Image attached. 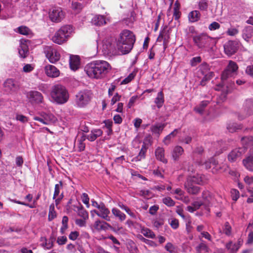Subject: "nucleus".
I'll use <instances>...</instances> for the list:
<instances>
[{
	"label": "nucleus",
	"mask_w": 253,
	"mask_h": 253,
	"mask_svg": "<svg viewBox=\"0 0 253 253\" xmlns=\"http://www.w3.org/2000/svg\"><path fill=\"white\" fill-rule=\"evenodd\" d=\"M111 69L110 64L101 60L91 62L87 64L84 68V72L89 78L96 79L103 78Z\"/></svg>",
	"instance_id": "1"
},
{
	"label": "nucleus",
	"mask_w": 253,
	"mask_h": 253,
	"mask_svg": "<svg viewBox=\"0 0 253 253\" xmlns=\"http://www.w3.org/2000/svg\"><path fill=\"white\" fill-rule=\"evenodd\" d=\"M135 37L129 30L123 31L120 34L116 42L117 49L123 54L129 53L133 48Z\"/></svg>",
	"instance_id": "2"
},
{
	"label": "nucleus",
	"mask_w": 253,
	"mask_h": 253,
	"mask_svg": "<svg viewBox=\"0 0 253 253\" xmlns=\"http://www.w3.org/2000/svg\"><path fill=\"white\" fill-rule=\"evenodd\" d=\"M74 33L73 26L65 25L61 26L52 36L51 40L55 43L62 45L68 42Z\"/></svg>",
	"instance_id": "3"
},
{
	"label": "nucleus",
	"mask_w": 253,
	"mask_h": 253,
	"mask_svg": "<svg viewBox=\"0 0 253 253\" xmlns=\"http://www.w3.org/2000/svg\"><path fill=\"white\" fill-rule=\"evenodd\" d=\"M50 97L52 102L57 104H63L69 100V94L64 86L56 84L51 87Z\"/></svg>",
	"instance_id": "4"
},
{
	"label": "nucleus",
	"mask_w": 253,
	"mask_h": 253,
	"mask_svg": "<svg viewBox=\"0 0 253 253\" xmlns=\"http://www.w3.org/2000/svg\"><path fill=\"white\" fill-rule=\"evenodd\" d=\"M238 66L236 63L232 61H230L229 64L227 67L226 69L223 72L221 75V81L222 83L219 84L215 88L216 90H221L223 93L227 94L228 92L231 91L232 87L230 88L227 86V89L225 90L224 89V81H225L229 77H231L233 73L236 72L238 69Z\"/></svg>",
	"instance_id": "5"
},
{
	"label": "nucleus",
	"mask_w": 253,
	"mask_h": 253,
	"mask_svg": "<svg viewBox=\"0 0 253 253\" xmlns=\"http://www.w3.org/2000/svg\"><path fill=\"white\" fill-rule=\"evenodd\" d=\"M92 98L91 91L88 89H84L79 91L76 95L75 99V105L79 108L86 106Z\"/></svg>",
	"instance_id": "6"
},
{
	"label": "nucleus",
	"mask_w": 253,
	"mask_h": 253,
	"mask_svg": "<svg viewBox=\"0 0 253 253\" xmlns=\"http://www.w3.org/2000/svg\"><path fill=\"white\" fill-rule=\"evenodd\" d=\"M97 47L102 50L105 55H111L116 53L115 42L111 38L103 40L100 44L97 43Z\"/></svg>",
	"instance_id": "7"
},
{
	"label": "nucleus",
	"mask_w": 253,
	"mask_h": 253,
	"mask_svg": "<svg viewBox=\"0 0 253 253\" xmlns=\"http://www.w3.org/2000/svg\"><path fill=\"white\" fill-rule=\"evenodd\" d=\"M204 183L203 176L199 174L190 175L185 183V187L187 190H199L198 185Z\"/></svg>",
	"instance_id": "8"
},
{
	"label": "nucleus",
	"mask_w": 253,
	"mask_h": 253,
	"mask_svg": "<svg viewBox=\"0 0 253 253\" xmlns=\"http://www.w3.org/2000/svg\"><path fill=\"white\" fill-rule=\"evenodd\" d=\"M43 52L51 63H55L59 60L61 55L57 49L51 46H45L43 48Z\"/></svg>",
	"instance_id": "9"
},
{
	"label": "nucleus",
	"mask_w": 253,
	"mask_h": 253,
	"mask_svg": "<svg viewBox=\"0 0 253 253\" xmlns=\"http://www.w3.org/2000/svg\"><path fill=\"white\" fill-rule=\"evenodd\" d=\"M33 119L45 125L54 124L57 121L56 118L53 114L44 112H41L39 116H34Z\"/></svg>",
	"instance_id": "10"
},
{
	"label": "nucleus",
	"mask_w": 253,
	"mask_h": 253,
	"mask_svg": "<svg viewBox=\"0 0 253 253\" xmlns=\"http://www.w3.org/2000/svg\"><path fill=\"white\" fill-rule=\"evenodd\" d=\"M65 13L61 7H53L49 12V17L51 21L54 22H59L64 17Z\"/></svg>",
	"instance_id": "11"
},
{
	"label": "nucleus",
	"mask_w": 253,
	"mask_h": 253,
	"mask_svg": "<svg viewBox=\"0 0 253 253\" xmlns=\"http://www.w3.org/2000/svg\"><path fill=\"white\" fill-rule=\"evenodd\" d=\"M26 97L32 104H39L43 102V97L42 94L38 91L31 90L28 92Z\"/></svg>",
	"instance_id": "12"
},
{
	"label": "nucleus",
	"mask_w": 253,
	"mask_h": 253,
	"mask_svg": "<svg viewBox=\"0 0 253 253\" xmlns=\"http://www.w3.org/2000/svg\"><path fill=\"white\" fill-rule=\"evenodd\" d=\"M209 66L206 63H202L199 66V71L204 76L200 83V84L202 85H205L206 84V82L210 80L213 76V73L212 72H209Z\"/></svg>",
	"instance_id": "13"
},
{
	"label": "nucleus",
	"mask_w": 253,
	"mask_h": 253,
	"mask_svg": "<svg viewBox=\"0 0 253 253\" xmlns=\"http://www.w3.org/2000/svg\"><path fill=\"white\" fill-rule=\"evenodd\" d=\"M245 146L243 147L236 148L231 151L228 155V159L230 162H235L238 158L246 152Z\"/></svg>",
	"instance_id": "14"
},
{
	"label": "nucleus",
	"mask_w": 253,
	"mask_h": 253,
	"mask_svg": "<svg viewBox=\"0 0 253 253\" xmlns=\"http://www.w3.org/2000/svg\"><path fill=\"white\" fill-rule=\"evenodd\" d=\"M110 17L109 16L97 15L94 16L92 19V23L96 26H102L110 22Z\"/></svg>",
	"instance_id": "15"
},
{
	"label": "nucleus",
	"mask_w": 253,
	"mask_h": 253,
	"mask_svg": "<svg viewBox=\"0 0 253 253\" xmlns=\"http://www.w3.org/2000/svg\"><path fill=\"white\" fill-rule=\"evenodd\" d=\"M45 74L49 77L56 78L60 75L59 70L52 65H47L44 67Z\"/></svg>",
	"instance_id": "16"
},
{
	"label": "nucleus",
	"mask_w": 253,
	"mask_h": 253,
	"mask_svg": "<svg viewBox=\"0 0 253 253\" xmlns=\"http://www.w3.org/2000/svg\"><path fill=\"white\" fill-rule=\"evenodd\" d=\"M29 41L21 40L18 48L19 54L21 57L25 58L29 53Z\"/></svg>",
	"instance_id": "17"
},
{
	"label": "nucleus",
	"mask_w": 253,
	"mask_h": 253,
	"mask_svg": "<svg viewBox=\"0 0 253 253\" xmlns=\"http://www.w3.org/2000/svg\"><path fill=\"white\" fill-rule=\"evenodd\" d=\"M224 49L225 53L229 55L234 54L237 50V46L236 42L229 41L224 45Z\"/></svg>",
	"instance_id": "18"
},
{
	"label": "nucleus",
	"mask_w": 253,
	"mask_h": 253,
	"mask_svg": "<svg viewBox=\"0 0 253 253\" xmlns=\"http://www.w3.org/2000/svg\"><path fill=\"white\" fill-rule=\"evenodd\" d=\"M194 43L199 47H204L208 41V37L203 35L195 36L193 38Z\"/></svg>",
	"instance_id": "19"
},
{
	"label": "nucleus",
	"mask_w": 253,
	"mask_h": 253,
	"mask_svg": "<svg viewBox=\"0 0 253 253\" xmlns=\"http://www.w3.org/2000/svg\"><path fill=\"white\" fill-rule=\"evenodd\" d=\"M100 213L96 212L97 215L103 218L106 221H110V217L109 216L110 211L106 207L103 203H101V207H99Z\"/></svg>",
	"instance_id": "20"
},
{
	"label": "nucleus",
	"mask_w": 253,
	"mask_h": 253,
	"mask_svg": "<svg viewBox=\"0 0 253 253\" xmlns=\"http://www.w3.org/2000/svg\"><path fill=\"white\" fill-rule=\"evenodd\" d=\"M242 37L247 42L251 40L253 42V27L247 26L242 31Z\"/></svg>",
	"instance_id": "21"
},
{
	"label": "nucleus",
	"mask_w": 253,
	"mask_h": 253,
	"mask_svg": "<svg viewBox=\"0 0 253 253\" xmlns=\"http://www.w3.org/2000/svg\"><path fill=\"white\" fill-rule=\"evenodd\" d=\"M155 156L157 160L166 164L168 162L167 159L165 157V149L161 147H158L155 150Z\"/></svg>",
	"instance_id": "22"
},
{
	"label": "nucleus",
	"mask_w": 253,
	"mask_h": 253,
	"mask_svg": "<svg viewBox=\"0 0 253 253\" xmlns=\"http://www.w3.org/2000/svg\"><path fill=\"white\" fill-rule=\"evenodd\" d=\"M70 67L72 70H78L80 66V60L77 55H71L69 61Z\"/></svg>",
	"instance_id": "23"
},
{
	"label": "nucleus",
	"mask_w": 253,
	"mask_h": 253,
	"mask_svg": "<svg viewBox=\"0 0 253 253\" xmlns=\"http://www.w3.org/2000/svg\"><path fill=\"white\" fill-rule=\"evenodd\" d=\"M241 143L243 145L245 146L246 150L248 148H250V152L253 154V137L249 136L245 137L242 138Z\"/></svg>",
	"instance_id": "24"
},
{
	"label": "nucleus",
	"mask_w": 253,
	"mask_h": 253,
	"mask_svg": "<svg viewBox=\"0 0 253 253\" xmlns=\"http://www.w3.org/2000/svg\"><path fill=\"white\" fill-rule=\"evenodd\" d=\"M183 152L184 150L182 147L178 145L175 146L173 147L171 153L172 159L174 161H178Z\"/></svg>",
	"instance_id": "25"
},
{
	"label": "nucleus",
	"mask_w": 253,
	"mask_h": 253,
	"mask_svg": "<svg viewBox=\"0 0 253 253\" xmlns=\"http://www.w3.org/2000/svg\"><path fill=\"white\" fill-rule=\"evenodd\" d=\"M166 126V124L165 123H157L151 126L150 129L153 133L157 134L159 136L162 133Z\"/></svg>",
	"instance_id": "26"
},
{
	"label": "nucleus",
	"mask_w": 253,
	"mask_h": 253,
	"mask_svg": "<svg viewBox=\"0 0 253 253\" xmlns=\"http://www.w3.org/2000/svg\"><path fill=\"white\" fill-rule=\"evenodd\" d=\"M103 134V131L99 128L93 129L91 130L90 133L86 137L90 141H93Z\"/></svg>",
	"instance_id": "27"
},
{
	"label": "nucleus",
	"mask_w": 253,
	"mask_h": 253,
	"mask_svg": "<svg viewBox=\"0 0 253 253\" xmlns=\"http://www.w3.org/2000/svg\"><path fill=\"white\" fill-rule=\"evenodd\" d=\"M109 224L107 222L97 220L95 221L94 224V227L97 231H106L109 229Z\"/></svg>",
	"instance_id": "28"
},
{
	"label": "nucleus",
	"mask_w": 253,
	"mask_h": 253,
	"mask_svg": "<svg viewBox=\"0 0 253 253\" xmlns=\"http://www.w3.org/2000/svg\"><path fill=\"white\" fill-rule=\"evenodd\" d=\"M3 86L5 90L8 92L14 91L17 88L14 81L11 79L6 80L3 84Z\"/></svg>",
	"instance_id": "29"
},
{
	"label": "nucleus",
	"mask_w": 253,
	"mask_h": 253,
	"mask_svg": "<svg viewBox=\"0 0 253 253\" xmlns=\"http://www.w3.org/2000/svg\"><path fill=\"white\" fill-rule=\"evenodd\" d=\"M165 98L164 94L163 91H159L156 97L155 98L154 103L158 109L162 107L164 104Z\"/></svg>",
	"instance_id": "30"
},
{
	"label": "nucleus",
	"mask_w": 253,
	"mask_h": 253,
	"mask_svg": "<svg viewBox=\"0 0 253 253\" xmlns=\"http://www.w3.org/2000/svg\"><path fill=\"white\" fill-rule=\"evenodd\" d=\"M243 164L250 171H253V156L250 155L243 160Z\"/></svg>",
	"instance_id": "31"
},
{
	"label": "nucleus",
	"mask_w": 253,
	"mask_h": 253,
	"mask_svg": "<svg viewBox=\"0 0 253 253\" xmlns=\"http://www.w3.org/2000/svg\"><path fill=\"white\" fill-rule=\"evenodd\" d=\"M211 101V100L201 101L199 105L194 108V111L198 114H202L205 108L210 104Z\"/></svg>",
	"instance_id": "32"
},
{
	"label": "nucleus",
	"mask_w": 253,
	"mask_h": 253,
	"mask_svg": "<svg viewBox=\"0 0 253 253\" xmlns=\"http://www.w3.org/2000/svg\"><path fill=\"white\" fill-rule=\"evenodd\" d=\"M148 147L145 146H142L141 149L138 154V155L135 157L133 158L132 160V162H138L140 161L145 158L146 153L147 152Z\"/></svg>",
	"instance_id": "33"
},
{
	"label": "nucleus",
	"mask_w": 253,
	"mask_h": 253,
	"mask_svg": "<svg viewBox=\"0 0 253 253\" xmlns=\"http://www.w3.org/2000/svg\"><path fill=\"white\" fill-rule=\"evenodd\" d=\"M200 16L199 11L194 10L189 13L188 19L190 22H195L200 19Z\"/></svg>",
	"instance_id": "34"
},
{
	"label": "nucleus",
	"mask_w": 253,
	"mask_h": 253,
	"mask_svg": "<svg viewBox=\"0 0 253 253\" xmlns=\"http://www.w3.org/2000/svg\"><path fill=\"white\" fill-rule=\"evenodd\" d=\"M178 132V129H175L173 131H172L169 135H167L164 139H163V143L166 145H168L170 144L171 141V140L173 138H174Z\"/></svg>",
	"instance_id": "35"
},
{
	"label": "nucleus",
	"mask_w": 253,
	"mask_h": 253,
	"mask_svg": "<svg viewBox=\"0 0 253 253\" xmlns=\"http://www.w3.org/2000/svg\"><path fill=\"white\" fill-rule=\"evenodd\" d=\"M137 72V69H134V70L130 73L127 77L122 81L121 84H126L130 83L136 76Z\"/></svg>",
	"instance_id": "36"
},
{
	"label": "nucleus",
	"mask_w": 253,
	"mask_h": 253,
	"mask_svg": "<svg viewBox=\"0 0 253 253\" xmlns=\"http://www.w3.org/2000/svg\"><path fill=\"white\" fill-rule=\"evenodd\" d=\"M112 212L114 215L118 217L121 221H123L125 220L126 218L125 214L122 212L119 209L113 208L112 210Z\"/></svg>",
	"instance_id": "37"
},
{
	"label": "nucleus",
	"mask_w": 253,
	"mask_h": 253,
	"mask_svg": "<svg viewBox=\"0 0 253 253\" xmlns=\"http://www.w3.org/2000/svg\"><path fill=\"white\" fill-rule=\"evenodd\" d=\"M77 213L78 215L82 217L84 219H86L88 218V213L87 211L82 206L77 207Z\"/></svg>",
	"instance_id": "38"
},
{
	"label": "nucleus",
	"mask_w": 253,
	"mask_h": 253,
	"mask_svg": "<svg viewBox=\"0 0 253 253\" xmlns=\"http://www.w3.org/2000/svg\"><path fill=\"white\" fill-rule=\"evenodd\" d=\"M15 31L23 35H29L31 34V31L30 29L24 26H21L18 27L15 30Z\"/></svg>",
	"instance_id": "39"
},
{
	"label": "nucleus",
	"mask_w": 253,
	"mask_h": 253,
	"mask_svg": "<svg viewBox=\"0 0 253 253\" xmlns=\"http://www.w3.org/2000/svg\"><path fill=\"white\" fill-rule=\"evenodd\" d=\"M196 251L197 253H208L209 248L205 243L202 242L196 247Z\"/></svg>",
	"instance_id": "40"
},
{
	"label": "nucleus",
	"mask_w": 253,
	"mask_h": 253,
	"mask_svg": "<svg viewBox=\"0 0 253 253\" xmlns=\"http://www.w3.org/2000/svg\"><path fill=\"white\" fill-rule=\"evenodd\" d=\"M68 217L67 216H64L62 218V225L60 228V231L62 234H64L68 227Z\"/></svg>",
	"instance_id": "41"
},
{
	"label": "nucleus",
	"mask_w": 253,
	"mask_h": 253,
	"mask_svg": "<svg viewBox=\"0 0 253 253\" xmlns=\"http://www.w3.org/2000/svg\"><path fill=\"white\" fill-rule=\"evenodd\" d=\"M226 248L230 253H236L238 251L236 246L231 241L226 244Z\"/></svg>",
	"instance_id": "42"
},
{
	"label": "nucleus",
	"mask_w": 253,
	"mask_h": 253,
	"mask_svg": "<svg viewBox=\"0 0 253 253\" xmlns=\"http://www.w3.org/2000/svg\"><path fill=\"white\" fill-rule=\"evenodd\" d=\"M245 110L247 111V114L250 115L253 113V101L247 100L246 102Z\"/></svg>",
	"instance_id": "43"
},
{
	"label": "nucleus",
	"mask_w": 253,
	"mask_h": 253,
	"mask_svg": "<svg viewBox=\"0 0 253 253\" xmlns=\"http://www.w3.org/2000/svg\"><path fill=\"white\" fill-rule=\"evenodd\" d=\"M241 126L234 123H230L227 125V129L230 132H233L236 130L240 129Z\"/></svg>",
	"instance_id": "44"
},
{
	"label": "nucleus",
	"mask_w": 253,
	"mask_h": 253,
	"mask_svg": "<svg viewBox=\"0 0 253 253\" xmlns=\"http://www.w3.org/2000/svg\"><path fill=\"white\" fill-rule=\"evenodd\" d=\"M56 217V213L55 211L54 205H50L49 207V210L48 216V219L49 221H52Z\"/></svg>",
	"instance_id": "45"
},
{
	"label": "nucleus",
	"mask_w": 253,
	"mask_h": 253,
	"mask_svg": "<svg viewBox=\"0 0 253 253\" xmlns=\"http://www.w3.org/2000/svg\"><path fill=\"white\" fill-rule=\"evenodd\" d=\"M217 164V162L213 158H211L209 161L205 162V168L206 169H210L211 168L212 166L213 167V169H214V167H216Z\"/></svg>",
	"instance_id": "46"
},
{
	"label": "nucleus",
	"mask_w": 253,
	"mask_h": 253,
	"mask_svg": "<svg viewBox=\"0 0 253 253\" xmlns=\"http://www.w3.org/2000/svg\"><path fill=\"white\" fill-rule=\"evenodd\" d=\"M163 202L168 207H172L175 205L174 201L170 197H165L163 199Z\"/></svg>",
	"instance_id": "47"
},
{
	"label": "nucleus",
	"mask_w": 253,
	"mask_h": 253,
	"mask_svg": "<svg viewBox=\"0 0 253 253\" xmlns=\"http://www.w3.org/2000/svg\"><path fill=\"white\" fill-rule=\"evenodd\" d=\"M86 138L85 136H83L80 140H78V149L79 151H83L84 150L85 148V143H84V141Z\"/></svg>",
	"instance_id": "48"
},
{
	"label": "nucleus",
	"mask_w": 253,
	"mask_h": 253,
	"mask_svg": "<svg viewBox=\"0 0 253 253\" xmlns=\"http://www.w3.org/2000/svg\"><path fill=\"white\" fill-rule=\"evenodd\" d=\"M232 228L228 222L225 223L223 232L227 236H230L231 233Z\"/></svg>",
	"instance_id": "49"
},
{
	"label": "nucleus",
	"mask_w": 253,
	"mask_h": 253,
	"mask_svg": "<svg viewBox=\"0 0 253 253\" xmlns=\"http://www.w3.org/2000/svg\"><path fill=\"white\" fill-rule=\"evenodd\" d=\"M72 8L75 10V12L78 13L82 9V5L78 2H73L72 4Z\"/></svg>",
	"instance_id": "50"
},
{
	"label": "nucleus",
	"mask_w": 253,
	"mask_h": 253,
	"mask_svg": "<svg viewBox=\"0 0 253 253\" xmlns=\"http://www.w3.org/2000/svg\"><path fill=\"white\" fill-rule=\"evenodd\" d=\"M109 229L114 232L118 233L123 229V227L119 226L118 224H116L113 226L109 224Z\"/></svg>",
	"instance_id": "51"
},
{
	"label": "nucleus",
	"mask_w": 253,
	"mask_h": 253,
	"mask_svg": "<svg viewBox=\"0 0 253 253\" xmlns=\"http://www.w3.org/2000/svg\"><path fill=\"white\" fill-rule=\"evenodd\" d=\"M244 181L247 184L251 186L250 187V189H252V190H253V176H248V175L245 176L244 178Z\"/></svg>",
	"instance_id": "52"
},
{
	"label": "nucleus",
	"mask_w": 253,
	"mask_h": 253,
	"mask_svg": "<svg viewBox=\"0 0 253 253\" xmlns=\"http://www.w3.org/2000/svg\"><path fill=\"white\" fill-rule=\"evenodd\" d=\"M34 69V65L30 64H25L23 68V71L25 73H29Z\"/></svg>",
	"instance_id": "53"
},
{
	"label": "nucleus",
	"mask_w": 253,
	"mask_h": 253,
	"mask_svg": "<svg viewBox=\"0 0 253 253\" xmlns=\"http://www.w3.org/2000/svg\"><path fill=\"white\" fill-rule=\"evenodd\" d=\"M121 95H120L118 93L116 92L113 95L112 98L111 100V105H114L117 101H119L121 98Z\"/></svg>",
	"instance_id": "54"
},
{
	"label": "nucleus",
	"mask_w": 253,
	"mask_h": 253,
	"mask_svg": "<svg viewBox=\"0 0 253 253\" xmlns=\"http://www.w3.org/2000/svg\"><path fill=\"white\" fill-rule=\"evenodd\" d=\"M169 224L172 228L176 229L179 227V221L177 219L174 218L169 222Z\"/></svg>",
	"instance_id": "55"
},
{
	"label": "nucleus",
	"mask_w": 253,
	"mask_h": 253,
	"mask_svg": "<svg viewBox=\"0 0 253 253\" xmlns=\"http://www.w3.org/2000/svg\"><path fill=\"white\" fill-rule=\"evenodd\" d=\"M16 119L22 123H25L28 121V119L27 117L21 114L16 115Z\"/></svg>",
	"instance_id": "56"
},
{
	"label": "nucleus",
	"mask_w": 253,
	"mask_h": 253,
	"mask_svg": "<svg viewBox=\"0 0 253 253\" xmlns=\"http://www.w3.org/2000/svg\"><path fill=\"white\" fill-rule=\"evenodd\" d=\"M138 98V96L137 95H134L132 96L129 99V102L127 105V106L128 108H131L135 102V101L137 100V99Z\"/></svg>",
	"instance_id": "57"
},
{
	"label": "nucleus",
	"mask_w": 253,
	"mask_h": 253,
	"mask_svg": "<svg viewBox=\"0 0 253 253\" xmlns=\"http://www.w3.org/2000/svg\"><path fill=\"white\" fill-rule=\"evenodd\" d=\"M239 33V31L237 29L235 28H231L228 29L226 33L228 35L230 36H234L236 35Z\"/></svg>",
	"instance_id": "58"
},
{
	"label": "nucleus",
	"mask_w": 253,
	"mask_h": 253,
	"mask_svg": "<svg viewBox=\"0 0 253 253\" xmlns=\"http://www.w3.org/2000/svg\"><path fill=\"white\" fill-rule=\"evenodd\" d=\"M139 194L147 199H150L152 197V194L150 191H140Z\"/></svg>",
	"instance_id": "59"
},
{
	"label": "nucleus",
	"mask_w": 253,
	"mask_h": 253,
	"mask_svg": "<svg viewBox=\"0 0 253 253\" xmlns=\"http://www.w3.org/2000/svg\"><path fill=\"white\" fill-rule=\"evenodd\" d=\"M152 144V137L150 135H148L145 137L143 141V144L142 146L148 147L149 145H151Z\"/></svg>",
	"instance_id": "60"
},
{
	"label": "nucleus",
	"mask_w": 253,
	"mask_h": 253,
	"mask_svg": "<svg viewBox=\"0 0 253 253\" xmlns=\"http://www.w3.org/2000/svg\"><path fill=\"white\" fill-rule=\"evenodd\" d=\"M67 241V238L66 236H60L57 238V243L59 245H63L66 243Z\"/></svg>",
	"instance_id": "61"
},
{
	"label": "nucleus",
	"mask_w": 253,
	"mask_h": 253,
	"mask_svg": "<svg viewBox=\"0 0 253 253\" xmlns=\"http://www.w3.org/2000/svg\"><path fill=\"white\" fill-rule=\"evenodd\" d=\"M143 235L145 237L152 239L154 238L155 236V235L154 233V232L148 229L144 230Z\"/></svg>",
	"instance_id": "62"
},
{
	"label": "nucleus",
	"mask_w": 253,
	"mask_h": 253,
	"mask_svg": "<svg viewBox=\"0 0 253 253\" xmlns=\"http://www.w3.org/2000/svg\"><path fill=\"white\" fill-rule=\"evenodd\" d=\"M220 28V25L216 22H213L209 26V29L211 31L215 30Z\"/></svg>",
	"instance_id": "63"
},
{
	"label": "nucleus",
	"mask_w": 253,
	"mask_h": 253,
	"mask_svg": "<svg viewBox=\"0 0 253 253\" xmlns=\"http://www.w3.org/2000/svg\"><path fill=\"white\" fill-rule=\"evenodd\" d=\"M246 73L247 74L253 78V65H249L247 67Z\"/></svg>",
	"instance_id": "64"
}]
</instances>
